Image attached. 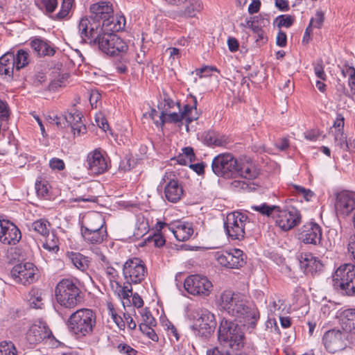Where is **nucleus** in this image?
<instances>
[{"mask_svg": "<svg viewBox=\"0 0 355 355\" xmlns=\"http://www.w3.org/2000/svg\"><path fill=\"white\" fill-rule=\"evenodd\" d=\"M111 315L113 321L120 329H124L125 327V320L119 315H117L114 309H110Z\"/></svg>", "mask_w": 355, "mask_h": 355, "instance_id": "nucleus-58", "label": "nucleus"}, {"mask_svg": "<svg viewBox=\"0 0 355 355\" xmlns=\"http://www.w3.org/2000/svg\"><path fill=\"white\" fill-rule=\"evenodd\" d=\"M216 326L214 315L205 309L201 310L200 316L193 325V329L198 336L208 338L214 331Z\"/></svg>", "mask_w": 355, "mask_h": 355, "instance_id": "nucleus-17", "label": "nucleus"}, {"mask_svg": "<svg viewBox=\"0 0 355 355\" xmlns=\"http://www.w3.org/2000/svg\"><path fill=\"white\" fill-rule=\"evenodd\" d=\"M28 303L32 308L42 309L44 305L42 291L38 288H32L29 292Z\"/></svg>", "mask_w": 355, "mask_h": 355, "instance_id": "nucleus-37", "label": "nucleus"}, {"mask_svg": "<svg viewBox=\"0 0 355 355\" xmlns=\"http://www.w3.org/2000/svg\"><path fill=\"white\" fill-rule=\"evenodd\" d=\"M74 4V0H62L60 10L55 15L52 16L51 18L53 20L62 21L67 20L70 18V13Z\"/></svg>", "mask_w": 355, "mask_h": 355, "instance_id": "nucleus-35", "label": "nucleus"}, {"mask_svg": "<svg viewBox=\"0 0 355 355\" xmlns=\"http://www.w3.org/2000/svg\"><path fill=\"white\" fill-rule=\"evenodd\" d=\"M80 37L89 43L97 45L103 53L114 56L128 50L126 43L114 32L99 28L97 24H89L87 19H80L78 24Z\"/></svg>", "mask_w": 355, "mask_h": 355, "instance_id": "nucleus-1", "label": "nucleus"}, {"mask_svg": "<svg viewBox=\"0 0 355 355\" xmlns=\"http://www.w3.org/2000/svg\"><path fill=\"white\" fill-rule=\"evenodd\" d=\"M65 122L70 126L74 135H80L86 132V126L82 122V114L75 110L65 114Z\"/></svg>", "mask_w": 355, "mask_h": 355, "instance_id": "nucleus-25", "label": "nucleus"}, {"mask_svg": "<svg viewBox=\"0 0 355 355\" xmlns=\"http://www.w3.org/2000/svg\"><path fill=\"white\" fill-rule=\"evenodd\" d=\"M15 69L14 53L7 52L0 58V76L12 78Z\"/></svg>", "mask_w": 355, "mask_h": 355, "instance_id": "nucleus-31", "label": "nucleus"}, {"mask_svg": "<svg viewBox=\"0 0 355 355\" xmlns=\"http://www.w3.org/2000/svg\"><path fill=\"white\" fill-rule=\"evenodd\" d=\"M155 325H148L146 324H139V329L141 331L146 334L149 338H150L153 341H157L158 340V336L155 332L154 329H153V327H155Z\"/></svg>", "mask_w": 355, "mask_h": 355, "instance_id": "nucleus-48", "label": "nucleus"}, {"mask_svg": "<svg viewBox=\"0 0 355 355\" xmlns=\"http://www.w3.org/2000/svg\"><path fill=\"white\" fill-rule=\"evenodd\" d=\"M299 261L300 268L306 275L313 276L322 270L323 264L311 254H302Z\"/></svg>", "mask_w": 355, "mask_h": 355, "instance_id": "nucleus-24", "label": "nucleus"}, {"mask_svg": "<svg viewBox=\"0 0 355 355\" xmlns=\"http://www.w3.org/2000/svg\"><path fill=\"white\" fill-rule=\"evenodd\" d=\"M334 288L342 295H355V265L344 263L340 265L332 275Z\"/></svg>", "mask_w": 355, "mask_h": 355, "instance_id": "nucleus-7", "label": "nucleus"}, {"mask_svg": "<svg viewBox=\"0 0 355 355\" xmlns=\"http://www.w3.org/2000/svg\"><path fill=\"white\" fill-rule=\"evenodd\" d=\"M175 175L172 173H166L162 178V182L165 183L164 196L166 199L175 203L178 202L184 195V190L180 182L174 178Z\"/></svg>", "mask_w": 355, "mask_h": 355, "instance_id": "nucleus-18", "label": "nucleus"}, {"mask_svg": "<svg viewBox=\"0 0 355 355\" xmlns=\"http://www.w3.org/2000/svg\"><path fill=\"white\" fill-rule=\"evenodd\" d=\"M21 239V233L13 223L0 218V242L1 243L15 245Z\"/></svg>", "mask_w": 355, "mask_h": 355, "instance_id": "nucleus-19", "label": "nucleus"}, {"mask_svg": "<svg viewBox=\"0 0 355 355\" xmlns=\"http://www.w3.org/2000/svg\"><path fill=\"white\" fill-rule=\"evenodd\" d=\"M277 20L278 21L277 25L279 27L289 28L293 25L294 18L289 15H282L277 17Z\"/></svg>", "mask_w": 355, "mask_h": 355, "instance_id": "nucleus-53", "label": "nucleus"}, {"mask_svg": "<svg viewBox=\"0 0 355 355\" xmlns=\"http://www.w3.org/2000/svg\"><path fill=\"white\" fill-rule=\"evenodd\" d=\"M14 60L15 69L19 71L28 64L30 62L29 53L27 51L19 49L16 54H14Z\"/></svg>", "mask_w": 355, "mask_h": 355, "instance_id": "nucleus-38", "label": "nucleus"}, {"mask_svg": "<svg viewBox=\"0 0 355 355\" xmlns=\"http://www.w3.org/2000/svg\"><path fill=\"white\" fill-rule=\"evenodd\" d=\"M248 180V182L244 180H234L231 183V186L232 188L236 190H243V191H250L254 187H252L251 183L249 182L250 180Z\"/></svg>", "mask_w": 355, "mask_h": 355, "instance_id": "nucleus-49", "label": "nucleus"}, {"mask_svg": "<svg viewBox=\"0 0 355 355\" xmlns=\"http://www.w3.org/2000/svg\"><path fill=\"white\" fill-rule=\"evenodd\" d=\"M50 223L45 219H39L32 223V229L41 234L46 236L49 233Z\"/></svg>", "mask_w": 355, "mask_h": 355, "instance_id": "nucleus-42", "label": "nucleus"}, {"mask_svg": "<svg viewBox=\"0 0 355 355\" xmlns=\"http://www.w3.org/2000/svg\"><path fill=\"white\" fill-rule=\"evenodd\" d=\"M341 72L345 77H346V76H349V78L355 77L354 67L349 66L348 64H345L344 66V67L341 70Z\"/></svg>", "mask_w": 355, "mask_h": 355, "instance_id": "nucleus-64", "label": "nucleus"}, {"mask_svg": "<svg viewBox=\"0 0 355 355\" xmlns=\"http://www.w3.org/2000/svg\"><path fill=\"white\" fill-rule=\"evenodd\" d=\"M334 206L337 216L345 217L355 209V196L347 191H341L336 195Z\"/></svg>", "mask_w": 355, "mask_h": 355, "instance_id": "nucleus-20", "label": "nucleus"}, {"mask_svg": "<svg viewBox=\"0 0 355 355\" xmlns=\"http://www.w3.org/2000/svg\"><path fill=\"white\" fill-rule=\"evenodd\" d=\"M219 306L222 310L248 328L254 329L259 320V311L252 306L245 296L230 291L223 292Z\"/></svg>", "mask_w": 355, "mask_h": 355, "instance_id": "nucleus-2", "label": "nucleus"}, {"mask_svg": "<svg viewBox=\"0 0 355 355\" xmlns=\"http://www.w3.org/2000/svg\"><path fill=\"white\" fill-rule=\"evenodd\" d=\"M105 274L109 278L110 286L113 291L120 298H123V304L129 303L128 297L132 295V286L123 284L121 286L118 282L119 273L113 267L109 266L105 268Z\"/></svg>", "mask_w": 355, "mask_h": 355, "instance_id": "nucleus-21", "label": "nucleus"}, {"mask_svg": "<svg viewBox=\"0 0 355 355\" xmlns=\"http://www.w3.org/2000/svg\"><path fill=\"white\" fill-rule=\"evenodd\" d=\"M9 117V108L6 102L0 98V121H6Z\"/></svg>", "mask_w": 355, "mask_h": 355, "instance_id": "nucleus-57", "label": "nucleus"}, {"mask_svg": "<svg viewBox=\"0 0 355 355\" xmlns=\"http://www.w3.org/2000/svg\"><path fill=\"white\" fill-rule=\"evenodd\" d=\"M347 252L352 259L355 261V236H351L347 244Z\"/></svg>", "mask_w": 355, "mask_h": 355, "instance_id": "nucleus-63", "label": "nucleus"}, {"mask_svg": "<svg viewBox=\"0 0 355 355\" xmlns=\"http://www.w3.org/2000/svg\"><path fill=\"white\" fill-rule=\"evenodd\" d=\"M252 209L256 211L259 212L263 216L272 217L274 218L275 211L278 209L277 205H268L266 203H262L259 205L252 206Z\"/></svg>", "mask_w": 355, "mask_h": 355, "instance_id": "nucleus-39", "label": "nucleus"}, {"mask_svg": "<svg viewBox=\"0 0 355 355\" xmlns=\"http://www.w3.org/2000/svg\"><path fill=\"white\" fill-rule=\"evenodd\" d=\"M205 140L209 146H225L230 143L227 137L214 131H208L205 135Z\"/></svg>", "mask_w": 355, "mask_h": 355, "instance_id": "nucleus-33", "label": "nucleus"}, {"mask_svg": "<svg viewBox=\"0 0 355 355\" xmlns=\"http://www.w3.org/2000/svg\"><path fill=\"white\" fill-rule=\"evenodd\" d=\"M81 229L100 230L107 229L105 222L102 214L98 212L89 213L81 225Z\"/></svg>", "mask_w": 355, "mask_h": 355, "instance_id": "nucleus-30", "label": "nucleus"}, {"mask_svg": "<svg viewBox=\"0 0 355 355\" xmlns=\"http://www.w3.org/2000/svg\"><path fill=\"white\" fill-rule=\"evenodd\" d=\"M314 72L315 76L320 80L324 81L327 79V75L324 70L323 62L319 60L314 64Z\"/></svg>", "mask_w": 355, "mask_h": 355, "instance_id": "nucleus-51", "label": "nucleus"}, {"mask_svg": "<svg viewBox=\"0 0 355 355\" xmlns=\"http://www.w3.org/2000/svg\"><path fill=\"white\" fill-rule=\"evenodd\" d=\"M212 71H218V70L215 67L205 66L203 67L196 69L193 73L201 78L202 77L210 76Z\"/></svg>", "mask_w": 355, "mask_h": 355, "instance_id": "nucleus-50", "label": "nucleus"}, {"mask_svg": "<svg viewBox=\"0 0 355 355\" xmlns=\"http://www.w3.org/2000/svg\"><path fill=\"white\" fill-rule=\"evenodd\" d=\"M96 122L97 125L103 131L105 132L107 129H109L107 121L101 114L96 115Z\"/></svg>", "mask_w": 355, "mask_h": 355, "instance_id": "nucleus-61", "label": "nucleus"}, {"mask_svg": "<svg viewBox=\"0 0 355 355\" xmlns=\"http://www.w3.org/2000/svg\"><path fill=\"white\" fill-rule=\"evenodd\" d=\"M168 231L171 232L176 239L180 241L189 240L193 234L192 225L189 223L179 222L172 227H168Z\"/></svg>", "mask_w": 355, "mask_h": 355, "instance_id": "nucleus-28", "label": "nucleus"}, {"mask_svg": "<svg viewBox=\"0 0 355 355\" xmlns=\"http://www.w3.org/2000/svg\"><path fill=\"white\" fill-rule=\"evenodd\" d=\"M214 257L218 264L227 268H240L246 263V256L242 250L237 248L216 252Z\"/></svg>", "mask_w": 355, "mask_h": 355, "instance_id": "nucleus-14", "label": "nucleus"}, {"mask_svg": "<svg viewBox=\"0 0 355 355\" xmlns=\"http://www.w3.org/2000/svg\"><path fill=\"white\" fill-rule=\"evenodd\" d=\"M90 11L89 18L81 19H87L91 24H97L99 28L105 29L106 31L118 32L125 26V18L114 16L112 4L109 2L101 1L94 3L90 7Z\"/></svg>", "mask_w": 355, "mask_h": 355, "instance_id": "nucleus-4", "label": "nucleus"}, {"mask_svg": "<svg viewBox=\"0 0 355 355\" xmlns=\"http://www.w3.org/2000/svg\"><path fill=\"white\" fill-rule=\"evenodd\" d=\"M146 274V268L139 258L130 259L123 265V275L125 279V285L132 286V284L141 283Z\"/></svg>", "mask_w": 355, "mask_h": 355, "instance_id": "nucleus-12", "label": "nucleus"}, {"mask_svg": "<svg viewBox=\"0 0 355 355\" xmlns=\"http://www.w3.org/2000/svg\"><path fill=\"white\" fill-rule=\"evenodd\" d=\"M182 153L178 157V162L181 164H186L187 162H191L195 159L193 149L191 147L182 148Z\"/></svg>", "mask_w": 355, "mask_h": 355, "instance_id": "nucleus-44", "label": "nucleus"}, {"mask_svg": "<svg viewBox=\"0 0 355 355\" xmlns=\"http://www.w3.org/2000/svg\"><path fill=\"white\" fill-rule=\"evenodd\" d=\"M131 297H132V305L135 307L140 308V307L143 306L144 301H143L142 298L141 297V296L137 293H135L134 294L132 293V295L128 297L129 303L128 302V303H125V304H123L124 307L125 306H130V298ZM121 299L123 300L122 303H123V301H125V300H123V298H121Z\"/></svg>", "mask_w": 355, "mask_h": 355, "instance_id": "nucleus-52", "label": "nucleus"}, {"mask_svg": "<svg viewBox=\"0 0 355 355\" xmlns=\"http://www.w3.org/2000/svg\"><path fill=\"white\" fill-rule=\"evenodd\" d=\"M183 6L184 10L180 11V15L185 17L195 16L196 12L202 8V4L200 0H188Z\"/></svg>", "mask_w": 355, "mask_h": 355, "instance_id": "nucleus-36", "label": "nucleus"}, {"mask_svg": "<svg viewBox=\"0 0 355 355\" xmlns=\"http://www.w3.org/2000/svg\"><path fill=\"white\" fill-rule=\"evenodd\" d=\"M250 221L248 217L239 211H234L227 215L224 223L225 232L232 240H242L245 237V226Z\"/></svg>", "mask_w": 355, "mask_h": 355, "instance_id": "nucleus-9", "label": "nucleus"}, {"mask_svg": "<svg viewBox=\"0 0 355 355\" xmlns=\"http://www.w3.org/2000/svg\"><path fill=\"white\" fill-rule=\"evenodd\" d=\"M81 234L85 241L92 244L101 243L107 237V229H81Z\"/></svg>", "mask_w": 355, "mask_h": 355, "instance_id": "nucleus-32", "label": "nucleus"}, {"mask_svg": "<svg viewBox=\"0 0 355 355\" xmlns=\"http://www.w3.org/2000/svg\"><path fill=\"white\" fill-rule=\"evenodd\" d=\"M119 352L126 355H137V351L127 344H120L118 346Z\"/></svg>", "mask_w": 355, "mask_h": 355, "instance_id": "nucleus-60", "label": "nucleus"}, {"mask_svg": "<svg viewBox=\"0 0 355 355\" xmlns=\"http://www.w3.org/2000/svg\"><path fill=\"white\" fill-rule=\"evenodd\" d=\"M341 328L350 334H355V309H347L340 311L338 316Z\"/></svg>", "mask_w": 355, "mask_h": 355, "instance_id": "nucleus-27", "label": "nucleus"}, {"mask_svg": "<svg viewBox=\"0 0 355 355\" xmlns=\"http://www.w3.org/2000/svg\"><path fill=\"white\" fill-rule=\"evenodd\" d=\"M30 45L40 56H53L55 52L51 42L46 40L35 37L31 41Z\"/></svg>", "mask_w": 355, "mask_h": 355, "instance_id": "nucleus-29", "label": "nucleus"}, {"mask_svg": "<svg viewBox=\"0 0 355 355\" xmlns=\"http://www.w3.org/2000/svg\"><path fill=\"white\" fill-rule=\"evenodd\" d=\"M149 230V225L148 220L144 217L138 218L137 224V232L135 234L137 236H144Z\"/></svg>", "mask_w": 355, "mask_h": 355, "instance_id": "nucleus-46", "label": "nucleus"}, {"mask_svg": "<svg viewBox=\"0 0 355 355\" xmlns=\"http://www.w3.org/2000/svg\"><path fill=\"white\" fill-rule=\"evenodd\" d=\"M287 37L286 33L282 31H279L277 33L276 38V44L277 46L284 47L286 46Z\"/></svg>", "mask_w": 355, "mask_h": 355, "instance_id": "nucleus-62", "label": "nucleus"}, {"mask_svg": "<svg viewBox=\"0 0 355 355\" xmlns=\"http://www.w3.org/2000/svg\"><path fill=\"white\" fill-rule=\"evenodd\" d=\"M142 322L141 324H146L148 325H156V320L153 317L150 311L147 309H144L141 312Z\"/></svg>", "mask_w": 355, "mask_h": 355, "instance_id": "nucleus-55", "label": "nucleus"}, {"mask_svg": "<svg viewBox=\"0 0 355 355\" xmlns=\"http://www.w3.org/2000/svg\"><path fill=\"white\" fill-rule=\"evenodd\" d=\"M46 238L42 243V247L49 252H55L58 251L59 241L58 237L54 234H49V233L46 234Z\"/></svg>", "mask_w": 355, "mask_h": 355, "instance_id": "nucleus-40", "label": "nucleus"}, {"mask_svg": "<svg viewBox=\"0 0 355 355\" xmlns=\"http://www.w3.org/2000/svg\"><path fill=\"white\" fill-rule=\"evenodd\" d=\"M68 257L77 269L81 271H85L88 268L89 261L88 258L83 254L71 252L69 253Z\"/></svg>", "mask_w": 355, "mask_h": 355, "instance_id": "nucleus-34", "label": "nucleus"}, {"mask_svg": "<svg viewBox=\"0 0 355 355\" xmlns=\"http://www.w3.org/2000/svg\"><path fill=\"white\" fill-rule=\"evenodd\" d=\"M322 234L320 226L315 222H310L303 225L299 236L304 243L315 245L320 244Z\"/></svg>", "mask_w": 355, "mask_h": 355, "instance_id": "nucleus-23", "label": "nucleus"}, {"mask_svg": "<svg viewBox=\"0 0 355 355\" xmlns=\"http://www.w3.org/2000/svg\"><path fill=\"white\" fill-rule=\"evenodd\" d=\"M266 327L272 334H280V330L275 319L269 318L266 322Z\"/></svg>", "mask_w": 355, "mask_h": 355, "instance_id": "nucleus-56", "label": "nucleus"}, {"mask_svg": "<svg viewBox=\"0 0 355 355\" xmlns=\"http://www.w3.org/2000/svg\"><path fill=\"white\" fill-rule=\"evenodd\" d=\"M87 169L92 175H100L107 169V161L99 149L90 152L87 157Z\"/></svg>", "mask_w": 355, "mask_h": 355, "instance_id": "nucleus-22", "label": "nucleus"}, {"mask_svg": "<svg viewBox=\"0 0 355 355\" xmlns=\"http://www.w3.org/2000/svg\"><path fill=\"white\" fill-rule=\"evenodd\" d=\"M35 4L40 10L44 9L46 15L53 13L58 6V0H36Z\"/></svg>", "mask_w": 355, "mask_h": 355, "instance_id": "nucleus-41", "label": "nucleus"}, {"mask_svg": "<svg viewBox=\"0 0 355 355\" xmlns=\"http://www.w3.org/2000/svg\"><path fill=\"white\" fill-rule=\"evenodd\" d=\"M211 282L204 276L192 275L187 277L184 282L185 291L195 296L207 297L211 291Z\"/></svg>", "mask_w": 355, "mask_h": 355, "instance_id": "nucleus-13", "label": "nucleus"}, {"mask_svg": "<svg viewBox=\"0 0 355 355\" xmlns=\"http://www.w3.org/2000/svg\"><path fill=\"white\" fill-rule=\"evenodd\" d=\"M273 219L282 230L288 231L300 223L301 214L294 207L278 206Z\"/></svg>", "mask_w": 355, "mask_h": 355, "instance_id": "nucleus-11", "label": "nucleus"}, {"mask_svg": "<svg viewBox=\"0 0 355 355\" xmlns=\"http://www.w3.org/2000/svg\"><path fill=\"white\" fill-rule=\"evenodd\" d=\"M331 132H334V141L338 146L340 148L347 147V137L344 134L343 129H337L334 130V132L333 130Z\"/></svg>", "mask_w": 355, "mask_h": 355, "instance_id": "nucleus-47", "label": "nucleus"}, {"mask_svg": "<svg viewBox=\"0 0 355 355\" xmlns=\"http://www.w3.org/2000/svg\"><path fill=\"white\" fill-rule=\"evenodd\" d=\"M14 280L23 285H29L37 279V268L31 262L15 265L10 271Z\"/></svg>", "mask_w": 355, "mask_h": 355, "instance_id": "nucleus-15", "label": "nucleus"}, {"mask_svg": "<svg viewBox=\"0 0 355 355\" xmlns=\"http://www.w3.org/2000/svg\"><path fill=\"white\" fill-rule=\"evenodd\" d=\"M50 186L45 180H37L35 182V189L37 196L40 198L47 199L50 196Z\"/></svg>", "mask_w": 355, "mask_h": 355, "instance_id": "nucleus-43", "label": "nucleus"}, {"mask_svg": "<svg viewBox=\"0 0 355 355\" xmlns=\"http://www.w3.org/2000/svg\"><path fill=\"white\" fill-rule=\"evenodd\" d=\"M218 340L225 347L237 351L244 346L245 335L238 324L223 320L218 329Z\"/></svg>", "mask_w": 355, "mask_h": 355, "instance_id": "nucleus-8", "label": "nucleus"}, {"mask_svg": "<svg viewBox=\"0 0 355 355\" xmlns=\"http://www.w3.org/2000/svg\"><path fill=\"white\" fill-rule=\"evenodd\" d=\"M349 334L342 328H333L324 332L322 343L329 353L345 349L349 343Z\"/></svg>", "mask_w": 355, "mask_h": 355, "instance_id": "nucleus-10", "label": "nucleus"}, {"mask_svg": "<svg viewBox=\"0 0 355 355\" xmlns=\"http://www.w3.org/2000/svg\"><path fill=\"white\" fill-rule=\"evenodd\" d=\"M324 13L322 11H317L315 17L310 20L309 25L313 28H320L324 21Z\"/></svg>", "mask_w": 355, "mask_h": 355, "instance_id": "nucleus-54", "label": "nucleus"}, {"mask_svg": "<svg viewBox=\"0 0 355 355\" xmlns=\"http://www.w3.org/2000/svg\"><path fill=\"white\" fill-rule=\"evenodd\" d=\"M213 172L218 176L230 178L237 174L248 180L255 179L259 173L248 159H237L230 153H221L214 158L211 163Z\"/></svg>", "mask_w": 355, "mask_h": 355, "instance_id": "nucleus-3", "label": "nucleus"}, {"mask_svg": "<svg viewBox=\"0 0 355 355\" xmlns=\"http://www.w3.org/2000/svg\"><path fill=\"white\" fill-rule=\"evenodd\" d=\"M193 100V105H185L183 110L180 113L173 112L168 114H165L163 112L159 116V121H155L157 126H162L165 123H178L185 119L188 123L193 121L197 120L196 115L193 116L192 112L196 110L197 99L195 96H192Z\"/></svg>", "mask_w": 355, "mask_h": 355, "instance_id": "nucleus-16", "label": "nucleus"}, {"mask_svg": "<svg viewBox=\"0 0 355 355\" xmlns=\"http://www.w3.org/2000/svg\"><path fill=\"white\" fill-rule=\"evenodd\" d=\"M96 323L95 311L91 309L82 308L69 315L66 325L74 338L81 340L93 335Z\"/></svg>", "mask_w": 355, "mask_h": 355, "instance_id": "nucleus-5", "label": "nucleus"}, {"mask_svg": "<svg viewBox=\"0 0 355 355\" xmlns=\"http://www.w3.org/2000/svg\"><path fill=\"white\" fill-rule=\"evenodd\" d=\"M51 332L45 326L33 325L26 334V339L30 344L34 345L49 338Z\"/></svg>", "mask_w": 355, "mask_h": 355, "instance_id": "nucleus-26", "label": "nucleus"}, {"mask_svg": "<svg viewBox=\"0 0 355 355\" xmlns=\"http://www.w3.org/2000/svg\"><path fill=\"white\" fill-rule=\"evenodd\" d=\"M0 355H17L15 345L11 341L0 343Z\"/></svg>", "mask_w": 355, "mask_h": 355, "instance_id": "nucleus-45", "label": "nucleus"}, {"mask_svg": "<svg viewBox=\"0 0 355 355\" xmlns=\"http://www.w3.org/2000/svg\"><path fill=\"white\" fill-rule=\"evenodd\" d=\"M76 279L64 278L55 286V296L58 304L65 308H73L83 300Z\"/></svg>", "mask_w": 355, "mask_h": 355, "instance_id": "nucleus-6", "label": "nucleus"}, {"mask_svg": "<svg viewBox=\"0 0 355 355\" xmlns=\"http://www.w3.org/2000/svg\"><path fill=\"white\" fill-rule=\"evenodd\" d=\"M49 165L53 170L62 171L65 167L63 160L58 158L51 159L49 162Z\"/></svg>", "mask_w": 355, "mask_h": 355, "instance_id": "nucleus-59", "label": "nucleus"}]
</instances>
